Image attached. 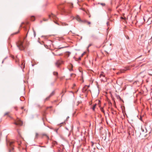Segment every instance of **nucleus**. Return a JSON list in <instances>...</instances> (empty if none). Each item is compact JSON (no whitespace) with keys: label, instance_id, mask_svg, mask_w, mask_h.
I'll return each instance as SVG.
<instances>
[{"label":"nucleus","instance_id":"nucleus-29","mask_svg":"<svg viewBox=\"0 0 152 152\" xmlns=\"http://www.w3.org/2000/svg\"><path fill=\"white\" fill-rule=\"evenodd\" d=\"M9 152H11V149H10L9 150Z\"/></svg>","mask_w":152,"mask_h":152},{"label":"nucleus","instance_id":"nucleus-11","mask_svg":"<svg viewBox=\"0 0 152 152\" xmlns=\"http://www.w3.org/2000/svg\"><path fill=\"white\" fill-rule=\"evenodd\" d=\"M104 73L102 72H101V73L100 74V77H104V75L103 74Z\"/></svg>","mask_w":152,"mask_h":152},{"label":"nucleus","instance_id":"nucleus-28","mask_svg":"<svg viewBox=\"0 0 152 152\" xmlns=\"http://www.w3.org/2000/svg\"><path fill=\"white\" fill-rule=\"evenodd\" d=\"M107 26H108V24H109V23L108 22H107Z\"/></svg>","mask_w":152,"mask_h":152},{"label":"nucleus","instance_id":"nucleus-23","mask_svg":"<svg viewBox=\"0 0 152 152\" xmlns=\"http://www.w3.org/2000/svg\"><path fill=\"white\" fill-rule=\"evenodd\" d=\"M19 32V30H18V32H15V33H14L13 34H18Z\"/></svg>","mask_w":152,"mask_h":152},{"label":"nucleus","instance_id":"nucleus-33","mask_svg":"<svg viewBox=\"0 0 152 152\" xmlns=\"http://www.w3.org/2000/svg\"><path fill=\"white\" fill-rule=\"evenodd\" d=\"M70 66H71L72 67V64H70Z\"/></svg>","mask_w":152,"mask_h":152},{"label":"nucleus","instance_id":"nucleus-37","mask_svg":"<svg viewBox=\"0 0 152 152\" xmlns=\"http://www.w3.org/2000/svg\"><path fill=\"white\" fill-rule=\"evenodd\" d=\"M93 143H92V146H93Z\"/></svg>","mask_w":152,"mask_h":152},{"label":"nucleus","instance_id":"nucleus-10","mask_svg":"<svg viewBox=\"0 0 152 152\" xmlns=\"http://www.w3.org/2000/svg\"><path fill=\"white\" fill-rule=\"evenodd\" d=\"M42 135L43 136H46V137L47 138L48 140H49V136L48 135H47L46 134H42Z\"/></svg>","mask_w":152,"mask_h":152},{"label":"nucleus","instance_id":"nucleus-13","mask_svg":"<svg viewBox=\"0 0 152 152\" xmlns=\"http://www.w3.org/2000/svg\"><path fill=\"white\" fill-rule=\"evenodd\" d=\"M31 20L32 21H34L35 20V18L34 16H32L31 18Z\"/></svg>","mask_w":152,"mask_h":152},{"label":"nucleus","instance_id":"nucleus-40","mask_svg":"<svg viewBox=\"0 0 152 152\" xmlns=\"http://www.w3.org/2000/svg\"><path fill=\"white\" fill-rule=\"evenodd\" d=\"M50 107V108H51V106H50V107Z\"/></svg>","mask_w":152,"mask_h":152},{"label":"nucleus","instance_id":"nucleus-18","mask_svg":"<svg viewBox=\"0 0 152 152\" xmlns=\"http://www.w3.org/2000/svg\"><path fill=\"white\" fill-rule=\"evenodd\" d=\"M38 134L37 133H36V135H35V138H37V137L38 136Z\"/></svg>","mask_w":152,"mask_h":152},{"label":"nucleus","instance_id":"nucleus-27","mask_svg":"<svg viewBox=\"0 0 152 152\" xmlns=\"http://www.w3.org/2000/svg\"><path fill=\"white\" fill-rule=\"evenodd\" d=\"M44 20L45 21H46L47 20V19H44Z\"/></svg>","mask_w":152,"mask_h":152},{"label":"nucleus","instance_id":"nucleus-15","mask_svg":"<svg viewBox=\"0 0 152 152\" xmlns=\"http://www.w3.org/2000/svg\"><path fill=\"white\" fill-rule=\"evenodd\" d=\"M123 72H124L122 70H120V72H117V74H119L120 73H123Z\"/></svg>","mask_w":152,"mask_h":152},{"label":"nucleus","instance_id":"nucleus-32","mask_svg":"<svg viewBox=\"0 0 152 152\" xmlns=\"http://www.w3.org/2000/svg\"><path fill=\"white\" fill-rule=\"evenodd\" d=\"M69 13H70V10H69V12H68Z\"/></svg>","mask_w":152,"mask_h":152},{"label":"nucleus","instance_id":"nucleus-41","mask_svg":"<svg viewBox=\"0 0 152 152\" xmlns=\"http://www.w3.org/2000/svg\"><path fill=\"white\" fill-rule=\"evenodd\" d=\"M71 5H72V4Z\"/></svg>","mask_w":152,"mask_h":152},{"label":"nucleus","instance_id":"nucleus-8","mask_svg":"<svg viewBox=\"0 0 152 152\" xmlns=\"http://www.w3.org/2000/svg\"><path fill=\"white\" fill-rule=\"evenodd\" d=\"M129 67L128 66L125 67L124 68L123 70H123V71L124 72L125 71L129 70Z\"/></svg>","mask_w":152,"mask_h":152},{"label":"nucleus","instance_id":"nucleus-35","mask_svg":"<svg viewBox=\"0 0 152 152\" xmlns=\"http://www.w3.org/2000/svg\"><path fill=\"white\" fill-rule=\"evenodd\" d=\"M72 70V68L71 69H70V70Z\"/></svg>","mask_w":152,"mask_h":152},{"label":"nucleus","instance_id":"nucleus-9","mask_svg":"<svg viewBox=\"0 0 152 152\" xmlns=\"http://www.w3.org/2000/svg\"><path fill=\"white\" fill-rule=\"evenodd\" d=\"M146 32H143V31H142V32H141V37H146V36H145V35H144L143 34H144Z\"/></svg>","mask_w":152,"mask_h":152},{"label":"nucleus","instance_id":"nucleus-7","mask_svg":"<svg viewBox=\"0 0 152 152\" xmlns=\"http://www.w3.org/2000/svg\"><path fill=\"white\" fill-rule=\"evenodd\" d=\"M54 94V91H53L51 93V94H50V95L49 96L46 98V100H48L49 99V98L51 97L52 96H53Z\"/></svg>","mask_w":152,"mask_h":152},{"label":"nucleus","instance_id":"nucleus-21","mask_svg":"<svg viewBox=\"0 0 152 152\" xmlns=\"http://www.w3.org/2000/svg\"><path fill=\"white\" fill-rule=\"evenodd\" d=\"M9 113V112H7L5 113L4 114V115H7Z\"/></svg>","mask_w":152,"mask_h":152},{"label":"nucleus","instance_id":"nucleus-5","mask_svg":"<svg viewBox=\"0 0 152 152\" xmlns=\"http://www.w3.org/2000/svg\"><path fill=\"white\" fill-rule=\"evenodd\" d=\"M13 142L12 141L9 142L7 143V144L9 145H10V147L11 149L12 150L14 149V148L13 147Z\"/></svg>","mask_w":152,"mask_h":152},{"label":"nucleus","instance_id":"nucleus-31","mask_svg":"<svg viewBox=\"0 0 152 152\" xmlns=\"http://www.w3.org/2000/svg\"><path fill=\"white\" fill-rule=\"evenodd\" d=\"M75 86V84H74L73 85V87Z\"/></svg>","mask_w":152,"mask_h":152},{"label":"nucleus","instance_id":"nucleus-3","mask_svg":"<svg viewBox=\"0 0 152 152\" xmlns=\"http://www.w3.org/2000/svg\"><path fill=\"white\" fill-rule=\"evenodd\" d=\"M48 17L49 18L51 19H53V20H57L58 19L57 17L53 13H51V14L49 15Z\"/></svg>","mask_w":152,"mask_h":152},{"label":"nucleus","instance_id":"nucleus-2","mask_svg":"<svg viewBox=\"0 0 152 152\" xmlns=\"http://www.w3.org/2000/svg\"><path fill=\"white\" fill-rule=\"evenodd\" d=\"M23 123L20 119L18 118L16 121L14 123V124L17 125H19L20 126H22L23 124Z\"/></svg>","mask_w":152,"mask_h":152},{"label":"nucleus","instance_id":"nucleus-22","mask_svg":"<svg viewBox=\"0 0 152 152\" xmlns=\"http://www.w3.org/2000/svg\"><path fill=\"white\" fill-rule=\"evenodd\" d=\"M100 4L103 6H104L105 5V4L104 3H100Z\"/></svg>","mask_w":152,"mask_h":152},{"label":"nucleus","instance_id":"nucleus-17","mask_svg":"<svg viewBox=\"0 0 152 152\" xmlns=\"http://www.w3.org/2000/svg\"><path fill=\"white\" fill-rule=\"evenodd\" d=\"M92 45V44H90L89 45H88V47H87V49H88V48L90 47Z\"/></svg>","mask_w":152,"mask_h":152},{"label":"nucleus","instance_id":"nucleus-34","mask_svg":"<svg viewBox=\"0 0 152 152\" xmlns=\"http://www.w3.org/2000/svg\"><path fill=\"white\" fill-rule=\"evenodd\" d=\"M83 55H84V53L82 54V56H83Z\"/></svg>","mask_w":152,"mask_h":152},{"label":"nucleus","instance_id":"nucleus-20","mask_svg":"<svg viewBox=\"0 0 152 152\" xmlns=\"http://www.w3.org/2000/svg\"><path fill=\"white\" fill-rule=\"evenodd\" d=\"M33 30V32H34V37H35V36H36V32L34 30Z\"/></svg>","mask_w":152,"mask_h":152},{"label":"nucleus","instance_id":"nucleus-12","mask_svg":"<svg viewBox=\"0 0 152 152\" xmlns=\"http://www.w3.org/2000/svg\"><path fill=\"white\" fill-rule=\"evenodd\" d=\"M53 75H54L56 76H57L58 75V73L57 72H53Z\"/></svg>","mask_w":152,"mask_h":152},{"label":"nucleus","instance_id":"nucleus-16","mask_svg":"<svg viewBox=\"0 0 152 152\" xmlns=\"http://www.w3.org/2000/svg\"><path fill=\"white\" fill-rule=\"evenodd\" d=\"M101 110L102 112L104 113V110L103 108H101Z\"/></svg>","mask_w":152,"mask_h":152},{"label":"nucleus","instance_id":"nucleus-39","mask_svg":"<svg viewBox=\"0 0 152 152\" xmlns=\"http://www.w3.org/2000/svg\"><path fill=\"white\" fill-rule=\"evenodd\" d=\"M144 75L142 76V77H144Z\"/></svg>","mask_w":152,"mask_h":152},{"label":"nucleus","instance_id":"nucleus-6","mask_svg":"<svg viewBox=\"0 0 152 152\" xmlns=\"http://www.w3.org/2000/svg\"><path fill=\"white\" fill-rule=\"evenodd\" d=\"M76 19L77 20L81 22H83V21L80 18V17L79 15H77L76 18ZM87 21L86 20H84L83 21V22H86Z\"/></svg>","mask_w":152,"mask_h":152},{"label":"nucleus","instance_id":"nucleus-38","mask_svg":"<svg viewBox=\"0 0 152 152\" xmlns=\"http://www.w3.org/2000/svg\"><path fill=\"white\" fill-rule=\"evenodd\" d=\"M69 118V116H68V117H67V118Z\"/></svg>","mask_w":152,"mask_h":152},{"label":"nucleus","instance_id":"nucleus-25","mask_svg":"<svg viewBox=\"0 0 152 152\" xmlns=\"http://www.w3.org/2000/svg\"><path fill=\"white\" fill-rule=\"evenodd\" d=\"M149 73V75H151V76H152V74H151V73Z\"/></svg>","mask_w":152,"mask_h":152},{"label":"nucleus","instance_id":"nucleus-14","mask_svg":"<svg viewBox=\"0 0 152 152\" xmlns=\"http://www.w3.org/2000/svg\"><path fill=\"white\" fill-rule=\"evenodd\" d=\"M96 106V104H95L94 105H93V107H92V109L93 110H95V107Z\"/></svg>","mask_w":152,"mask_h":152},{"label":"nucleus","instance_id":"nucleus-30","mask_svg":"<svg viewBox=\"0 0 152 152\" xmlns=\"http://www.w3.org/2000/svg\"><path fill=\"white\" fill-rule=\"evenodd\" d=\"M64 48V47H61V48H59V49H62V48Z\"/></svg>","mask_w":152,"mask_h":152},{"label":"nucleus","instance_id":"nucleus-36","mask_svg":"<svg viewBox=\"0 0 152 152\" xmlns=\"http://www.w3.org/2000/svg\"><path fill=\"white\" fill-rule=\"evenodd\" d=\"M23 107H21V109H23Z\"/></svg>","mask_w":152,"mask_h":152},{"label":"nucleus","instance_id":"nucleus-1","mask_svg":"<svg viewBox=\"0 0 152 152\" xmlns=\"http://www.w3.org/2000/svg\"><path fill=\"white\" fill-rule=\"evenodd\" d=\"M24 41L23 39H20L18 41L17 45L20 50H23L24 49L25 44Z\"/></svg>","mask_w":152,"mask_h":152},{"label":"nucleus","instance_id":"nucleus-24","mask_svg":"<svg viewBox=\"0 0 152 152\" xmlns=\"http://www.w3.org/2000/svg\"><path fill=\"white\" fill-rule=\"evenodd\" d=\"M87 23L88 24H91V22H87Z\"/></svg>","mask_w":152,"mask_h":152},{"label":"nucleus","instance_id":"nucleus-19","mask_svg":"<svg viewBox=\"0 0 152 152\" xmlns=\"http://www.w3.org/2000/svg\"><path fill=\"white\" fill-rule=\"evenodd\" d=\"M62 25L63 26H66V25H68V24H67L66 23H62Z\"/></svg>","mask_w":152,"mask_h":152},{"label":"nucleus","instance_id":"nucleus-4","mask_svg":"<svg viewBox=\"0 0 152 152\" xmlns=\"http://www.w3.org/2000/svg\"><path fill=\"white\" fill-rule=\"evenodd\" d=\"M63 61L61 60H58L55 63L56 65L58 67H59L60 65L62 63Z\"/></svg>","mask_w":152,"mask_h":152},{"label":"nucleus","instance_id":"nucleus-26","mask_svg":"<svg viewBox=\"0 0 152 152\" xmlns=\"http://www.w3.org/2000/svg\"><path fill=\"white\" fill-rule=\"evenodd\" d=\"M21 143V142H18V144L19 145H20Z\"/></svg>","mask_w":152,"mask_h":152}]
</instances>
